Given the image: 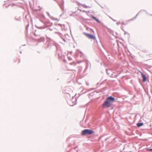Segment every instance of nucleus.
I'll use <instances>...</instances> for the list:
<instances>
[{
	"label": "nucleus",
	"instance_id": "2",
	"mask_svg": "<svg viewBox=\"0 0 152 152\" xmlns=\"http://www.w3.org/2000/svg\"><path fill=\"white\" fill-rule=\"evenodd\" d=\"M93 131L91 129H86L83 130L81 133V134L83 135L86 134H91L93 133Z\"/></svg>",
	"mask_w": 152,
	"mask_h": 152
},
{
	"label": "nucleus",
	"instance_id": "6",
	"mask_svg": "<svg viewBox=\"0 0 152 152\" xmlns=\"http://www.w3.org/2000/svg\"><path fill=\"white\" fill-rule=\"evenodd\" d=\"M92 18L93 19H94L95 20L98 22L99 23V20L98 19H96V17H95L92 16Z\"/></svg>",
	"mask_w": 152,
	"mask_h": 152
},
{
	"label": "nucleus",
	"instance_id": "5",
	"mask_svg": "<svg viewBox=\"0 0 152 152\" xmlns=\"http://www.w3.org/2000/svg\"><path fill=\"white\" fill-rule=\"evenodd\" d=\"M143 124L142 123H138L137 124V126L138 127H140V126H143Z\"/></svg>",
	"mask_w": 152,
	"mask_h": 152
},
{
	"label": "nucleus",
	"instance_id": "4",
	"mask_svg": "<svg viewBox=\"0 0 152 152\" xmlns=\"http://www.w3.org/2000/svg\"><path fill=\"white\" fill-rule=\"evenodd\" d=\"M141 75L142 76V77L143 78V82H145L146 81V77H145V75L144 74L142 73H141Z\"/></svg>",
	"mask_w": 152,
	"mask_h": 152
},
{
	"label": "nucleus",
	"instance_id": "9",
	"mask_svg": "<svg viewBox=\"0 0 152 152\" xmlns=\"http://www.w3.org/2000/svg\"><path fill=\"white\" fill-rule=\"evenodd\" d=\"M73 64H74V65H75V62H73Z\"/></svg>",
	"mask_w": 152,
	"mask_h": 152
},
{
	"label": "nucleus",
	"instance_id": "1",
	"mask_svg": "<svg viewBox=\"0 0 152 152\" xmlns=\"http://www.w3.org/2000/svg\"><path fill=\"white\" fill-rule=\"evenodd\" d=\"M115 101V98L111 96L107 98L102 104L103 108L110 107L112 103Z\"/></svg>",
	"mask_w": 152,
	"mask_h": 152
},
{
	"label": "nucleus",
	"instance_id": "10",
	"mask_svg": "<svg viewBox=\"0 0 152 152\" xmlns=\"http://www.w3.org/2000/svg\"><path fill=\"white\" fill-rule=\"evenodd\" d=\"M122 24H123V25H124L125 24L124 23H122Z\"/></svg>",
	"mask_w": 152,
	"mask_h": 152
},
{
	"label": "nucleus",
	"instance_id": "3",
	"mask_svg": "<svg viewBox=\"0 0 152 152\" xmlns=\"http://www.w3.org/2000/svg\"><path fill=\"white\" fill-rule=\"evenodd\" d=\"M84 34L89 39H96L95 37L93 35H92L91 34L85 33Z\"/></svg>",
	"mask_w": 152,
	"mask_h": 152
},
{
	"label": "nucleus",
	"instance_id": "7",
	"mask_svg": "<svg viewBox=\"0 0 152 152\" xmlns=\"http://www.w3.org/2000/svg\"><path fill=\"white\" fill-rule=\"evenodd\" d=\"M148 151H152V149H148L147 150Z\"/></svg>",
	"mask_w": 152,
	"mask_h": 152
},
{
	"label": "nucleus",
	"instance_id": "8",
	"mask_svg": "<svg viewBox=\"0 0 152 152\" xmlns=\"http://www.w3.org/2000/svg\"><path fill=\"white\" fill-rule=\"evenodd\" d=\"M70 64H73V63H70Z\"/></svg>",
	"mask_w": 152,
	"mask_h": 152
}]
</instances>
